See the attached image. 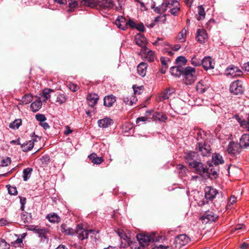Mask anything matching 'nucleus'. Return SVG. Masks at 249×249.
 Listing matches in <instances>:
<instances>
[{"mask_svg": "<svg viewBox=\"0 0 249 249\" xmlns=\"http://www.w3.org/2000/svg\"><path fill=\"white\" fill-rule=\"evenodd\" d=\"M28 230L33 231L40 238L41 241L48 242V235L50 234L49 229L38 226L30 225Z\"/></svg>", "mask_w": 249, "mask_h": 249, "instance_id": "obj_1", "label": "nucleus"}, {"mask_svg": "<svg viewBox=\"0 0 249 249\" xmlns=\"http://www.w3.org/2000/svg\"><path fill=\"white\" fill-rule=\"evenodd\" d=\"M183 82L186 85H191L196 79V69L190 66L183 69Z\"/></svg>", "mask_w": 249, "mask_h": 249, "instance_id": "obj_2", "label": "nucleus"}, {"mask_svg": "<svg viewBox=\"0 0 249 249\" xmlns=\"http://www.w3.org/2000/svg\"><path fill=\"white\" fill-rule=\"evenodd\" d=\"M155 234H152L149 236L144 234H138L137 235L136 237L139 241V244L142 247L148 245V243L152 241L153 242L159 241V239L155 237Z\"/></svg>", "mask_w": 249, "mask_h": 249, "instance_id": "obj_3", "label": "nucleus"}, {"mask_svg": "<svg viewBox=\"0 0 249 249\" xmlns=\"http://www.w3.org/2000/svg\"><path fill=\"white\" fill-rule=\"evenodd\" d=\"M178 2L177 0H166L159 7H156L154 9V11L158 13H164L168 9L169 11L173 7H175V2Z\"/></svg>", "mask_w": 249, "mask_h": 249, "instance_id": "obj_4", "label": "nucleus"}, {"mask_svg": "<svg viewBox=\"0 0 249 249\" xmlns=\"http://www.w3.org/2000/svg\"><path fill=\"white\" fill-rule=\"evenodd\" d=\"M74 232H76L77 234L78 239L81 240L87 239L89 233H92L93 234L95 231L92 230H88L85 229L81 225H78L75 230H74Z\"/></svg>", "mask_w": 249, "mask_h": 249, "instance_id": "obj_5", "label": "nucleus"}, {"mask_svg": "<svg viewBox=\"0 0 249 249\" xmlns=\"http://www.w3.org/2000/svg\"><path fill=\"white\" fill-rule=\"evenodd\" d=\"M196 150L203 157H208L211 154V148L207 143L199 142L196 147Z\"/></svg>", "mask_w": 249, "mask_h": 249, "instance_id": "obj_6", "label": "nucleus"}, {"mask_svg": "<svg viewBox=\"0 0 249 249\" xmlns=\"http://www.w3.org/2000/svg\"><path fill=\"white\" fill-rule=\"evenodd\" d=\"M242 147L239 143L231 142L228 146L227 151L230 155L236 156L241 152Z\"/></svg>", "mask_w": 249, "mask_h": 249, "instance_id": "obj_7", "label": "nucleus"}, {"mask_svg": "<svg viewBox=\"0 0 249 249\" xmlns=\"http://www.w3.org/2000/svg\"><path fill=\"white\" fill-rule=\"evenodd\" d=\"M230 90L235 95L242 94L244 91L242 82L239 80L233 82L230 86Z\"/></svg>", "mask_w": 249, "mask_h": 249, "instance_id": "obj_8", "label": "nucleus"}, {"mask_svg": "<svg viewBox=\"0 0 249 249\" xmlns=\"http://www.w3.org/2000/svg\"><path fill=\"white\" fill-rule=\"evenodd\" d=\"M190 167L195 170V173L204 177L205 174H208L207 167L201 162H195Z\"/></svg>", "mask_w": 249, "mask_h": 249, "instance_id": "obj_9", "label": "nucleus"}, {"mask_svg": "<svg viewBox=\"0 0 249 249\" xmlns=\"http://www.w3.org/2000/svg\"><path fill=\"white\" fill-rule=\"evenodd\" d=\"M136 44L141 47V52L142 53H145L147 50L146 46V39L144 36L142 34H137L135 37Z\"/></svg>", "mask_w": 249, "mask_h": 249, "instance_id": "obj_10", "label": "nucleus"}, {"mask_svg": "<svg viewBox=\"0 0 249 249\" xmlns=\"http://www.w3.org/2000/svg\"><path fill=\"white\" fill-rule=\"evenodd\" d=\"M226 73L228 76L232 77L241 76L243 74L242 71L237 67L234 65H231L226 70Z\"/></svg>", "mask_w": 249, "mask_h": 249, "instance_id": "obj_11", "label": "nucleus"}, {"mask_svg": "<svg viewBox=\"0 0 249 249\" xmlns=\"http://www.w3.org/2000/svg\"><path fill=\"white\" fill-rule=\"evenodd\" d=\"M198 154L195 151H189L185 153L184 159L186 162L191 167L195 162H196V159Z\"/></svg>", "mask_w": 249, "mask_h": 249, "instance_id": "obj_12", "label": "nucleus"}, {"mask_svg": "<svg viewBox=\"0 0 249 249\" xmlns=\"http://www.w3.org/2000/svg\"><path fill=\"white\" fill-rule=\"evenodd\" d=\"M218 216L213 212H206L201 217L203 222L208 223V222H214L217 219Z\"/></svg>", "mask_w": 249, "mask_h": 249, "instance_id": "obj_13", "label": "nucleus"}, {"mask_svg": "<svg viewBox=\"0 0 249 249\" xmlns=\"http://www.w3.org/2000/svg\"><path fill=\"white\" fill-rule=\"evenodd\" d=\"M37 138L40 140L41 138L38 136H35V138L33 139V141H29L23 143H20L21 148L24 152H27L32 149L34 146V142L37 141Z\"/></svg>", "mask_w": 249, "mask_h": 249, "instance_id": "obj_14", "label": "nucleus"}, {"mask_svg": "<svg viewBox=\"0 0 249 249\" xmlns=\"http://www.w3.org/2000/svg\"><path fill=\"white\" fill-rule=\"evenodd\" d=\"M87 100L88 105L91 107H94L97 104L99 96L95 93H89L87 96Z\"/></svg>", "mask_w": 249, "mask_h": 249, "instance_id": "obj_15", "label": "nucleus"}, {"mask_svg": "<svg viewBox=\"0 0 249 249\" xmlns=\"http://www.w3.org/2000/svg\"><path fill=\"white\" fill-rule=\"evenodd\" d=\"M201 65L206 70L213 69L214 67V63L213 62L212 58L209 56L205 57L202 60Z\"/></svg>", "mask_w": 249, "mask_h": 249, "instance_id": "obj_16", "label": "nucleus"}, {"mask_svg": "<svg viewBox=\"0 0 249 249\" xmlns=\"http://www.w3.org/2000/svg\"><path fill=\"white\" fill-rule=\"evenodd\" d=\"M205 198L209 200H212L216 194L218 193L217 191L211 187H207L205 190Z\"/></svg>", "mask_w": 249, "mask_h": 249, "instance_id": "obj_17", "label": "nucleus"}, {"mask_svg": "<svg viewBox=\"0 0 249 249\" xmlns=\"http://www.w3.org/2000/svg\"><path fill=\"white\" fill-rule=\"evenodd\" d=\"M190 241L189 237H187L186 234H180L178 235L176 238L175 242L177 245L179 247L183 246L187 244Z\"/></svg>", "mask_w": 249, "mask_h": 249, "instance_id": "obj_18", "label": "nucleus"}, {"mask_svg": "<svg viewBox=\"0 0 249 249\" xmlns=\"http://www.w3.org/2000/svg\"><path fill=\"white\" fill-rule=\"evenodd\" d=\"M99 6L103 9L109 10L114 6V2L112 0H99Z\"/></svg>", "mask_w": 249, "mask_h": 249, "instance_id": "obj_19", "label": "nucleus"}, {"mask_svg": "<svg viewBox=\"0 0 249 249\" xmlns=\"http://www.w3.org/2000/svg\"><path fill=\"white\" fill-rule=\"evenodd\" d=\"M207 37V34L204 29H199L197 30L196 39L198 42L204 43Z\"/></svg>", "mask_w": 249, "mask_h": 249, "instance_id": "obj_20", "label": "nucleus"}, {"mask_svg": "<svg viewBox=\"0 0 249 249\" xmlns=\"http://www.w3.org/2000/svg\"><path fill=\"white\" fill-rule=\"evenodd\" d=\"M115 24L120 29L125 30L127 28V21L123 16H119L115 20Z\"/></svg>", "mask_w": 249, "mask_h": 249, "instance_id": "obj_21", "label": "nucleus"}, {"mask_svg": "<svg viewBox=\"0 0 249 249\" xmlns=\"http://www.w3.org/2000/svg\"><path fill=\"white\" fill-rule=\"evenodd\" d=\"M113 123V120L109 118H105L98 121L99 126L102 128L107 127L111 125Z\"/></svg>", "mask_w": 249, "mask_h": 249, "instance_id": "obj_22", "label": "nucleus"}, {"mask_svg": "<svg viewBox=\"0 0 249 249\" xmlns=\"http://www.w3.org/2000/svg\"><path fill=\"white\" fill-rule=\"evenodd\" d=\"M208 86L205 83V82L201 80L199 81L196 86V90L200 94H202L208 89Z\"/></svg>", "mask_w": 249, "mask_h": 249, "instance_id": "obj_23", "label": "nucleus"}, {"mask_svg": "<svg viewBox=\"0 0 249 249\" xmlns=\"http://www.w3.org/2000/svg\"><path fill=\"white\" fill-rule=\"evenodd\" d=\"M123 102L126 104L132 106L137 101L136 96L134 95H130L123 98Z\"/></svg>", "mask_w": 249, "mask_h": 249, "instance_id": "obj_24", "label": "nucleus"}, {"mask_svg": "<svg viewBox=\"0 0 249 249\" xmlns=\"http://www.w3.org/2000/svg\"><path fill=\"white\" fill-rule=\"evenodd\" d=\"M115 102L116 97L112 95L106 96L104 99V105L106 107H111Z\"/></svg>", "mask_w": 249, "mask_h": 249, "instance_id": "obj_25", "label": "nucleus"}, {"mask_svg": "<svg viewBox=\"0 0 249 249\" xmlns=\"http://www.w3.org/2000/svg\"><path fill=\"white\" fill-rule=\"evenodd\" d=\"M212 160L215 165L223 164L224 162L222 156L220 154L216 153L213 155Z\"/></svg>", "mask_w": 249, "mask_h": 249, "instance_id": "obj_26", "label": "nucleus"}, {"mask_svg": "<svg viewBox=\"0 0 249 249\" xmlns=\"http://www.w3.org/2000/svg\"><path fill=\"white\" fill-rule=\"evenodd\" d=\"M147 64L144 62H141L137 66V71L138 74L142 77H144L146 72Z\"/></svg>", "mask_w": 249, "mask_h": 249, "instance_id": "obj_27", "label": "nucleus"}, {"mask_svg": "<svg viewBox=\"0 0 249 249\" xmlns=\"http://www.w3.org/2000/svg\"><path fill=\"white\" fill-rule=\"evenodd\" d=\"M183 69L181 66L172 67L170 69V73L172 75L179 77L182 75Z\"/></svg>", "mask_w": 249, "mask_h": 249, "instance_id": "obj_28", "label": "nucleus"}, {"mask_svg": "<svg viewBox=\"0 0 249 249\" xmlns=\"http://www.w3.org/2000/svg\"><path fill=\"white\" fill-rule=\"evenodd\" d=\"M42 105V102L39 98L31 104L30 108L33 112H36L41 108Z\"/></svg>", "mask_w": 249, "mask_h": 249, "instance_id": "obj_29", "label": "nucleus"}, {"mask_svg": "<svg viewBox=\"0 0 249 249\" xmlns=\"http://www.w3.org/2000/svg\"><path fill=\"white\" fill-rule=\"evenodd\" d=\"M89 158L93 164H100L104 161L102 157H97L95 153L90 154Z\"/></svg>", "mask_w": 249, "mask_h": 249, "instance_id": "obj_30", "label": "nucleus"}, {"mask_svg": "<svg viewBox=\"0 0 249 249\" xmlns=\"http://www.w3.org/2000/svg\"><path fill=\"white\" fill-rule=\"evenodd\" d=\"M46 218L51 223H58L60 221V217L54 213H49L46 216Z\"/></svg>", "mask_w": 249, "mask_h": 249, "instance_id": "obj_31", "label": "nucleus"}, {"mask_svg": "<svg viewBox=\"0 0 249 249\" xmlns=\"http://www.w3.org/2000/svg\"><path fill=\"white\" fill-rule=\"evenodd\" d=\"M240 144L242 147L247 148L249 146V135L243 134L240 139Z\"/></svg>", "mask_w": 249, "mask_h": 249, "instance_id": "obj_32", "label": "nucleus"}, {"mask_svg": "<svg viewBox=\"0 0 249 249\" xmlns=\"http://www.w3.org/2000/svg\"><path fill=\"white\" fill-rule=\"evenodd\" d=\"M153 118L155 120L160 122H165L167 119V116L162 112H155L153 114Z\"/></svg>", "mask_w": 249, "mask_h": 249, "instance_id": "obj_33", "label": "nucleus"}, {"mask_svg": "<svg viewBox=\"0 0 249 249\" xmlns=\"http://www.w3.org/2000/svg\"><path fill=\"white\" fill-rule=\"evenodd\" d=\"M187 32L188 28L185 27L178 33L177 38L180 42H184L186 41Z\"/></svg>", "mask_w": 249, "mask_h": 249, "instance_id": "obj_34", "label": "nucleus"}, {"mask_svg": "<svg viewBox=\"0 0 249 249\" xmlns=\"http://www.w3.org/2000/svg\"><path fill=\"white\" fill-rule=\"evenodd\" d=\"M177 169L178 171L179 176L181 178L185 177L188 172V169L181 164H178Z\"/></svg>", "mask_w": 249, "mask_h": 249, "instance_id": "obj_35", "label": "nucleus"}, {"mask_svg": "<svg viewBox=\"0 0 249 249\" xmlns=\"http://www.w3.org/2000/svg\"><path fill=\"white\" fill-rule=\"evenodd\" d=\"M173 91H172L170 89H166L160 93V100H164L169 99Z\"/></svg>", "mask_w": 249, "mask_h": 249, "instance_id": "obj_36", "label": "nucleus"}, {"mask_svg": "<svg viewBox=\"0 0 249 249\" xmlns=\"http://www.w3.org/2000/svg\"><path fill=\"white\" fill-rule=\"evenodd\" d=\"M32 171L33 169L29 167L23 170V178L24 181H26L30 178Z\"/></svg>", "mask_w": 249, "mask_h": 249, "instance_id": "obj_37", "label": "nucleus"}, {"mask_svg": "<svg viewBox=\"0 0 249 249\" xmlns=\"http://www.w3.org/2000/svg\"><path fill=\"white\" fill-rule=\"evenodd\" d=\"M198 17H197L198 20L204 19L205 17L206 13L202 5H199L197 7Z\"/></svg>", "mask_w": 249, "mask_h": 249, "instance_id": "obj_38", "label": "nucleus"}, {"mask_svg": "<svg viewBox=\"0 0 249 249\" xmlns=\"http://www.w3.org/2000/svg\"><path fill=\"white\" fill-rule=\"evenodd\" d=\"M53 91V90L50 89H45L43 90L41 96L44 98V101L46 102L51 97L50 93Z\"/></svg>", "mask_w": 249, "mask_h": 249, "instance_id": "obj_39", "label": "nucleus"}, {"mask_svg": "<svg viewBox=\"0 0 249 249\" xmlns=\"http://www.w3.org/2000/svg\"><path fill=\"white\" fill-rule=\"evenodd\" d=\"M20 218L24 223H29L32 220V216L30 213H22Z\"/></svg>", "mask_w": 249, "mask_h": 249, "instance_id": "obj_40", "label": "nucleus"}, {"mask_svg": "<svg viewBox=\"0 0 249 249\" xmlns=\"http://www.w3.org/2000/svg\"><path fill=\"white\" fill-rule=\"evenodd\" d=\"M21 124L22 121L21 119H16L9 124V127L12 129H18Z\"/></svg>", "mask_w": 249, "mask_h": 249, "instance_id": "obj_41", "label": "nucleus"}, {"mask_svg": "<svg viewBox=\"0 0 249 249\" xmlns=\"http://www.w3.org/2000/svg\"><path fill=\"white\" fill-rule=\"evenodd\" d=\"M60 228L62 232L65 233L66 234L72 235L74 234V230L70 228L67 229V226L64 224H62Z\"/></svg>", "mask_w": 249, "mask_h": 249, "instance_id": "obj_42", "label": "nucleus"}, {"mask_svg": "<svg viewBox=\"0 0 249 249\" xmlns=\"http://www.w3.org/2000/svg\"><path fill=\"white\" fill-rule=\"evenodd\" d=\"M213 166L212 165H210L208 169V174H205V177H210V176L212 175H213L215 178H216L218 175L217 173V172L213 170V169L212 168Z\"/></svg>", "mask_w": 249, "mask_h": 249, "instance_id": "obj_43", "label": "nucleus"}, {"mask_svg": "<svg viewBox=\"0 0 249 249\" xmlns=\"http://www.w3.org/2000/svg\"><path fill=\"white\" fill-rule=\"evenodd\" d=\"M146 58L149 62H153L156 58V55L155 53L151 50H149L146 52Z\"/></svg>", "mask_w": 249, "mask_h": 249, "instance_id": "obj_44", "label": "nucleus"}, {"mask_svg": "<svg viewBox=\"0 0 249 249\" xmlns=\"http://www.w3.org/2000/svg\"><path fill=\"white\" fill-rule=\"evenodd\" d=\"M33 100V96L30 94L24 95L21 99V102L23 104H28Z\"/></svg>", "mask_w": 249, "mask_h": 249, "instance_id": "obj_45", "label": "nucleus"}, {"mask_svg": "<svg viewBox=\"0 0 249 249\" xmlns=\"http://www.w3.org/2000/svg\"><path fill=\"white\" fill-rule=\"evenodd\" d=\"M67 98L66 96L63 94H59L56 97V102L59 105H62V104L66 102Z\"/></svg>", "mask_w": 249, "mask_h": 249, "instance_id": "obj_46", "label": "nucleus"}, {"mask_svg": "<svg viewBox=\"0 0 249 249\" xmlns=\"http://www.w3.org/2000/svg\"><path fill=\"white\" fill-rule=\"evenodd\" d=\"M179 3L178 2H175V7H173L171 10L169 11L170 13L174 15V16H177L178 13L180 10V8L179 7Z\"/></svg>", "mask_w": 249, "mask_h": 249, "instance_id": "obj_47", "label": "nucleus"}, {"mask_svg": "<svg viewBox=\"0 0 249 249\" xmlns=\"http://www.w3.org/2000/svg\"><path fill=\"white\" fill-rule=\"evenodd\" d=\"M191 64L194 66H199L201 65L202 60L196 58V56H194L191 60Z\"/></svg>", "mask_w": 249, "mask_h": 249, "instance_id": "obj_48", "label": "nucleus"}, {"mask_svg": "<svg viewBox=\"0 0 249 249\" xmlns=\"http://www.w3.org/2000/svg\"><path fill=\"white\" fill-rule=\"evenodd\" d=\"M11 163V159L9 157L0 159V166H7Z\"/></svg>", "mask_w": 249, "mask_h": 249, "instance_id": "obj_49", "label": "nucleus"}, {"mask_svg": "<svg viewBox=\"0 0 249 249\" xmlns=\"http://www.w3.org/2000/svg\"><path fill=\"white\" fill-rule=\"evenodd\" d=\"M132 88L134 90L133 95L135 96L136 95H140L143 91V87L142 86L138 87L137 85H133Z\"/></svg>", "mask_w": 249, "mask_h": 249, "instance_id": "obj_50", "label": "nucleus"}, {"mask_svg": "<svg viewBox=\"0 0 249 249\" xmlns=\"http://www.w3.org/2000/svg\"><path fill=\"white\" fill-rule=\"evenodd\" d=\"M84 4L94 8L96 6V3L94 0H82Z\"/></svg>", "mask_w": 249, "mask_h": 249, "instance_id": "obj_51", "label": "nucleus"}, {"mask_svg": "<svg viewBox=\"0 0 249 249\" xmlns=\"http://www.w3.org/2000/svg\"><path fill=\"white\" fill-rule=\"evenodd\" d=\"M78 6V3L76 0H73L69 2V9L68 11L71 12L73 11V9Z\"/></svg>", "mask_w": 249, "mask_h": 249, "instance_id": "obj_52", "label": "nucleus"}, {"mask_svg": "<svg viewBox=\"0 0 249 249\" xmlns=\"http://www.w3.org/2000/svg\"><path fill=\"white\" fill-rule=\"evenodd\" d=\"M10 245L4 239H0V249H9Z\"/></svg>", "mask_w": 249, "mask_h": 249, "instance_id": "obj_53", "label": "nucleus"}, {"mask_svg": "<svg viewBox=\"0 0 249 249\" xmlns=\"http://www.w3.org/2000/svg\"><path fill=\"white\" fill-rule=\"evenodd\" d=\"M11 244L15 247H21L23 245V240L19 237H18L15 241L11 242Z\"/></svg>", "mask_w": 249, "mask_h": 249, "instance_id": "obj_54", "label": "nucleus"}, {"mask_svg": "<svg viewBox=\"0 0 249 249\" xmlns=\"http://www.w3.org/2000/svg\"><path fill=\"white\" fill-rule=\"evenodd\" d=\"M240 125L243 128L246 129L247 131H249V117L247 120H243L240 123Z\"/></svg>", "mask_w": 249, "mask_h": 249, "instance_id": "obj_55", "label": "nucleus"}, {"mask_svg": "<svg viewBox=\"0 0 249 249\" xmlns=\"http://www.w3.org/2000/svg\"><path fill=\"white\" fill-rule=\"evenodd\" d=\"M36 119L37 121H39L40 123H42L46 120V118L44 114H37L36 115Z\"/></svg>", "mask_w": 249, "mask_h": 249, "instance_id": "obj_56", "label": "nucleus"}, {"mask_svg": "<svg viewBox=\"0 0 249 249\" xmlns=\"http://www.w3.org/2000/svg\"><path fill=\"white\" fill-rule=\"evenodd\" d=\"M68 88L72 91L75 92L79 89V87L75 84L70 83L68 85Z\"/></svg>", "mask_w": 249, "mask_h": 249, "instance_id": "obj_57", "label": "nucleus"}, {"mask_svg": "<svg viewBox=\"0 0 249 249\" xmlns=\"http://www.w3.org/2000/svg\"><path fill=\"white\" fill-rule=\"evenodd\" d=\"M8 191L9 194L12 195H16L18 191L16 187L9 186L8 187Z\"/></svg>", "mask_w": 249, "mask_h": 249, "instance_id": "obj_58", "label": "nucleus"}, {"mask_svg": "<svg viewBox=\"0 0 249 249\" xmlns=\"http://www.w3.org/2000/svg\"><path fill=\"white\" fill-rule=\"evenodd\" d=\"M187 61V60L186 59V58L183 56H179L176 59V62L178 63H180L181 64H186Z\"/></svg>", "mask_w": 249, "mask_h": 249, "instance_id": "obj_59", "label": "nucleus"}, {"mask_svg": "<svg viewBox=\"0 0 249 249\" xmlns=\"http://www.w3.org/2000/svg\"><path fill=\"white\" fill-rule=\"evenodd\" d=\"M215 23V20L213 19H210L206 24V28L208 30H210Z\"/></svg>", "mask_w": 249, "mask_h": 249, "instance_id": "obj_60", "label": "nucleus"}, {"mask_svg": "<svg viewBox=\"0 0 249 249\" xmlns=\"http://www.w3.org/2000/svg\"><path fill=\"white\" fill-rule=\"evenodd\" d=\"M160 62L162 66H168L167 64L168 62H170V60L168 58L165 57H161L160 58Z\"/></svg>", "mask_w": 249, "mask_h": 249, "instance_id": "obj_61", "label": "nucleus"}, {"mask_svg": "<svg viewBox=\"0 0 249 249\" xmlns=\"http://www.w3.org/2000/svg\"><path fill=\"white\" fill-rule=\"evenodd\" d=\"M135 28L140 32H143L144 31V26L142 23H139L136 25Z\"/></svg>", "mask_w": 249, "mask_h": 249, "instance_id": "obj_62", "label": "nucleus"}, {"mask_svg": "<svg viewBox=\"0 0 249 249\" xmlns=\"http://www.w3.org/2000/svg\"><path fill=\"white\" fill-rule=\"evenodd\" d=\"M127 25H129L131 28H135L136 24L132 19H129L127 22Z\"/></svg>", "mask_w": 249, "mask_h": 249, "instance_id": "obj_63", "label": "nucleus"}, {"mask_svg": "<svg viewBox=\"0 0 249 249\" xmlns=\"http://www.w3.org/2000/svg\"><path fill=\"white\" fill-rule=\"evenodd\" d=\"M148 118L147 117L142 116L138 118L136 120V124H138L141 122H145L147 121Z\"/></svg>", "mask_w": 249, "mask_h": 249, "instance_id": "obj_64", "label": "nucleus"}]
</instances>
